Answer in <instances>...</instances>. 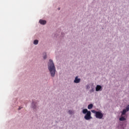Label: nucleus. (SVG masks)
<instances>
[{"label": "nucleus", "mask_w": 129, "mask_h": 129, "mask_svg": "<svg viewBox=\"0 0 129 129\" xmlns=\"http://www.w3.org/2000/svg\"><path fill=\"white\" fill-rule=\"evenodd\" d=\"M92 112H93V113H95L96 118H99V119H101V118L103 117V114H102L101 112L96 111L94 110H92Z\"/></svg>", "instance_id": "nucleus-2"}, {"label": "nucleus", "mask_w": 129, "mask_h": 129, "mask_svg": "<svg viewBox=\"0 0 129 129\" xmlns=\"http://www.w3.org/2000/svg\"><path fill=\"white\" fill-rule=\"evenodd\" d=\"M21 109H22V107H20L18 108V110H21Z\"/></svg>", "instance_id": "nucleus-16"}, {"label": "nucleus", "mask_w": 129, "mask_h": 129, "mask_svg": "<svg viewBox=\"0 0 129 129\" xmlns=\"http://www.w3.org/2000/svg\"><path fill=\"white\" fill-rule=\"evenodd\" d=\"M119 120L120 121H123V120H125V118H124V117H121L119 118Z\"/></svg>", "instance_id": "nucleus-11"}, {"label": "nucleus", "mask_w": 129, "mask_h": 129, "mask_svg": "<svg viewBox=\"0 0 129 129\" xmlns=\"http://www.w3.org/2000/svg\"><path fill=\"white\" fill-rule=\"evenodd\" d=\"M93 107V105L92 104H90L88 106V109H91Z\"/></svg>", "instance_id": "nucleus-8"}, {"label": "nucleus", "mask_w": 129, "mask_h": 129, "mask_svg": "<svg viewBox=\"0 0 129 129\" xmlns=\"http://www.w3.org/2000/svg\"><path fill=\"white\" fill-rule=\"evenodd\" d=\"M88 111H88L87 109H84L83 110V113H84V114H85V113H88Z\"/></svg>", "instance_id": "nucleus-7"}, {"label": "nucleus", "mask_w": 129, "mask_h": 129, "mask_svg": "<svg viewBox=\"0 0 129 129\" xmlns=\"http://www.w3.org/2000/svg\"><path fill=\"white\" fill-rule=\"evenodd\" d=\"M92 92H90V93H92Z\"/></svg>", "instance_id": "nucleus-17"}, {"label": "nucleus", "mask_w": 129, "mask_h": 129, "mask_svg": "<svg viewBox=\"0 0 129 129\" xmlns=\"http://www.w3.org/2000/svg\"><path fill=\"white\" fill-rule=\"evenodd\" d=\"M48 68L51 76L52 77H54L56 73V68H55L54 62H53V60H52L51 59H49V60L48 63Z\"/></svg>", "instance_id": "nucleus-1"}, {"label": "nucleus", "mask_w": 129, "mask_h": 129, "mask_svg": "<svg viewBox=\"0 0 129 129\" xmlns=\"http://www.w3.org/2000/svg\"><path fill=\"white\" fill-rule=\"evenodd\" d=\"M69 113H70V114H72L73 113V111L70 110L69 111Z\"/></svg>", "instance_id": "nucleus-13"}, {"label": "nucleus", "mask_w": 129, "mask_h": 129, "mask_svg": "<svg viewBox=\"0 0 129 129\" xmlns=\"http://www.w3.org/2000/svg\"><path fill=\"white\" fill-rule=\"evenodd\" d=\"M102 90V87L100 85H97L96 87V91H101Z\"/></svg>", "instance_id": "nucleus-4"}, {"label": "nucleus", "mask_w": 129, "mask_h": 129, "mask_svg": "<svg viewBox=\"0 0 129 129\" xmlns=\"http://www.w3.org/2000/svg\"><path fill=\"white\" fill-rule=\"evenodd\" d=\"M32 105L33 108H36V107H35V106H34V102H32Z\"/></svg>", "instance_id": "nucleus-14"}, {"label": "nucleus", "mask_w": 129, "mask_h": 129, "mask_svg": "<svg viewBox=\"0 0 129 129\" xmlns=\"http://www.w3.org/2000/svg\"><path fill=\"white\" fill-rule=\"evenodd\" d=\"M44 59H46L47 58V55H45L44 57H43Z\"/></svg>", "instance_id": "nucleus-15"}, {"label": "nucleus", "mask_w": 129, "mask_h": 129, "mask_svg": "<svg viewBox=\"0 0 129 129\" xmlns=\"http://www.w3.org/2000/svg\"><path fill=\"white\" fill-rule=\"evenodd\" d=\"M125 110H126L127 111H129V105H128L126 107V109H125Z\"/></svg>", "instance_id": "nucleus-12"}, {"label": "nucleus", "mask_w": 129, "mask_h": 129, "mask_svg": "<svg viewBox=\"0 0 129 129\" xmlns=\"http://www.w3.org/2000/svg\"><path fill=\"white\" fill-rule=\"evenodd\" d=\"M127 111L125 109H124L122 110V115H124V114H125V113H126V112Z\"/></svg>", "instance_id": "nucleus-10"}, {"label": "nucleus", "mask_w": 129, "mask_h": 129, "mask_svg": "<svg viewBox=\"0 0 129 129\" xmlns=\"http://www.w3.org/2000/svg\"><path fill=\"white\" fill-rule=\"evenodd\" d=\"M38 43L39 41L38 40H35L33 42L34 45H38Z\"/></svg>", "instance_id": "nucleus-9"}, {"label": "nucleus", "mask_w": 129, "mask_h": 129, "mask_svg": "<svg viewBox=\"0 0 129 129\" xmlns=\"http://www.w3.org/2000/svg\"><path fill=\"white\" fill-rule=\"evenodd\" d=\"M84 118L86 120H89V119H91V118H92V117H91V112L88 111V113H87L85 115Z\"/></svg>", "instance_id": "nucleus-3"}, {"label": "nucleus", "mask_w": 129, "mask_h": 129, "mask_svg": "<svg viewBox=\"0 0 129 129\" xmlns=\"http://www.w3.org/2000/svg\"><path fill=\"white\" fill-rule=\"evenodd\" d=\"M46 23H47V21H46L45 20H42V19H40L39 20V23L41 25H46Z\"/></svg>", "instance_id": "nucleus-5"}, {"label": "nucleus", "mask_w": 129, "mask_h": 129, "mask_svg": "<svg viewBox=\"0 0 129 129\" xmlns=\"http://www.w3.org/2000/svg\"><path fill=\"white\" fill-rule=\"evenodd\" d=\"M81 80L80 79H78V77L77 76V77H76L75 79L74 82L75 83H79V82H80Z\"/></svg>", "instance_id": "nucleus-6"}]
</instances>
